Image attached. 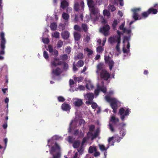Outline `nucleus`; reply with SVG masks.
I'll use <instances>...</instances> for the list:
<instances>
[{"mask_svg":"<svg viewBox=\"0 0 158 158\" xmlns=\"http://www.w3.org/2000/svg\"><path fill=\"white\" fill-rule=\"evenodd\" d=\"M155 8H158V4L154 3L153 7H151L149 8L146 11H145L142 13V16L144 18L147 17L149 15H155L157 13L158 10Z\"/></svg>","mask_w":158,"mask_h":158,"instance_id":"f257e3e1","label":"nucleus"},{"mask_svg":"<svg viewBox=\"0 0 158 158\" xmlns=\"http://www.w3.org/2000/svg\"><path fill=\"white\" fill-rule=\"evenodd\" d=\"M105 99L106 101L110 103L111 108L113 109V113H116L118 108L117 101L116 99L115 98H110L108 95L106 96Z\"/></svg>","mask_w":158,"mask_h":158,"instance_id":"f03ea898","label":"nucleus"},{"mask_svg":"<svg viewBox=\"0 0 158 158\" xmlns=\"http://www.w3.org/2000/svg\"><path fill=\"white\" fill-rule=\"evenodd\" d=\"M110 27L108 24H106L104 25L103 27L100 28V32L103 34L105 36H107L109 35V32Z\"/></svg>","mask_w":158,"mask_h":158,"instance_id":"7ed1b4c3","label":"nucleus"},{"mask_svg":"<svg viewBox=\"0 0 158 158\" xmlns=\"http://www.w3.org/2000/svg\"><path fill=\"white\" fill-rule=\"evenodd\" d=\"M100 73L101 78L104 80L107 81L110 77V74L106 69L102 70Z\"/></svg>","mask_w":158,"mask_h":158,"instance_id":"20e7f679","label":"nucleus"},{"mask_svg":"<svg viewBox=\"0 0 158 158\" xmlns=\"http://www.w3.org/2000/svg\"><path fill=\"white\" fill-rule=\"evenodd\" d=\"M84 64V62L82 60H78L76 65L74 62L73 64V69L74 71H76L78 70L76 66L78 67H82Z\"/></svg>","mask_w":158,"mask_h":158,"instance_id":"39448f33","label":"nucleus"},{"mask_svg":"<svg viewBox=\"0 0 158 158\" xmlns=\"http://www.w3.org/2000/svg\"><path fill=\"white\" fill-rule=\"evenodd\" d=\"M140 10L141 9L140 8H138L134 9L132 10V11L133 13V18L135 20H137L141 19V18L139 19V15L137 13V12L140 11Z\"/></svg>","mask_w":158,"mask_h":158,"instance_id":"423d86ee","label":"nucleus"},{"mask_svg":"<svg viewBox=\"0 0 158 158\" xmlns=\"http://www.w3.org/2000/svg\"><path fill=\"white\" fill-rule=\"evenodd\" d=\"M61 107L62 110L66 111H69L71 109L70 106L65 102L63 103Z\"/></svg>","mask_w":158,"mask_h":158,"instance_id":"0eeeda50","label":"nucleus"},{"mask_svg":"<svg viewBox=\"0 0 158 158\" xmlns=\"http://www.w3.org/2000/svg\"><path fill=\"white\" fill-rule=\"evenodd\" d=\"M52 72L55 75L58 76L61 74L62 71L60 68L57 67L55 69H53L52 70Z\"/></svg>","mask_w":158,"mask_h":158,"instance_id":"6e6552de","label":"nucleus"},{"mask_svg":"<svg viewBox=\"0 0 158 158\" xmlns=\"http://www.w3.org/2000/svg\"><path fill=\"white\" fill-rule=\"evenodd\" d=\"M94 95L93 93H89L86 94L85 96V98L88 101H93Z\"/></svg>","mask_w":158,"mask_h":158,"instance_id":"1a4fd4ad","label":"nucleus"},{"mask_svg":"<svg viewBox=\"0 0 158 158\" xmlns=\"http://www.w3.org/2000/svg\"><path fill=\"white\" fill-rule=\"evenodd\" d=\"M4 33L3 32L1 33V44H2V47L3 48H4V45L6 44V40L4 37Z\"/></svg>","mask_w":158,"mask_h":158,"instance_id":"9d476101","label":"nucleus"},{"mask_svg":"<svg viewBox=\"0 0 158 158\" xmlns=\"http://www.w3.org/2000/svg\"><path fill=\"white\" fill-rule=\"evenodd\" d=\"M73 104L75 106L79 107L82 105L83 102L81 99L77 98L74 102Z\"/></svg>","mask_w":158,"mask_h":158,"instance_id":"9b49d317","label":"nucleus"},{"mask_svg":"<svg viewBox=\"0 0 158 158\" xmlns=\"http://www.w3.org/2000/svg\"><path fill=\"white\" fill-rule=\"evenodd\" d=\"M101 83L102 84V86H98L97 88L99 89V90L103 93H105L106 92L107 89L104 86V83L103 81H102Z\"/></svg>","mask_w":158,"mask_h":158,"instance_id":"f8f14e48","label":"nucleus"},{"mask_svg":"<svg viewBox=\"0 0 158 158\" xmlns=\"http://www.w3.org/2000/svg\"><path fill=\"white\" fill-rule=\"evenodd\" d=\"M69 5L68 2L65 0H62L61 2L60 7L63 9L67 8Z\"/></svg>","mask_w":158,"mask_h":158,"instance_id":"ddd939ff","label":"nucleus"},{"mask_svg":"<svg viewBox=\"0 0 158 158\" xmlns=\"http://www.w3.org/2000/svg\"><path fill=\"white\" fill-rule=\"evenodd\" d=\"M70 34L68 31H65L61 33L62 38L64 40H67L69 37Z\"/></svg>","mask_w":158,"mask_h":158,"instance_id":"4468645a","label":"nucleus"},{"mask_svg":"<svg viewBox=\"0 0 158 158\" xmlns=\"http://www.w3.org/2000/svg\"><path fill=\"white\" fill-rule=\"evenodd\" d=\"M130 112H131L130 110L128 108H127L126 110H125L124 114L123 115L121 116L120 117L122 121H124L125 118V116H127L129 115Z\"/></svg>","mask_w":158,"mask_h":158,"instance_id":"2eb2a0df","label":"nucleus"},{"mask_svg":"<svg viewBox=\"0 0 158 158\" xmlns=\"http://www.w3.org/2000/svg\"><path fill=\"white\" fill-rule=\"evenodd\" d=\"M103 64L102 63H100L98 64L97 67V70L96 73L98 74H99L100 72V71H102V70L104 69H103Z\"/></svg>","mask_w":158,"mask_h":158,"instance_id":"dca6fc26","label":"nucleus"},{"mask_svg":"<svg viewBox=\"0 0 158 158\" xmlns=\"http://www.w3.org/2000/svg\"><path fill=\"white\" fill-rule=\"evenodd\" d=\"M120 134L121 135L122 137H119V139L117 140V141L118 142H119L120 141L121 139H123V138L124 137V136L126 134V131L125 129H121V130L120 131Z\"/></svg>","mask_w":158,"mask_h":158,"instance_id":"f3484780","label":"nucleus"},{"mask_svg":"<svg viewBox=\"0 0 158 158\" xmlns=\"http://www.w3.org/2000/svg\"><path fill=\"white\" fill-rule=\"evenodd\" d=\"M84 58V55L81 52L79 53L77 55L74 57V59L75 60H81Z\"/></svg>","mask_w":158,"mask_h":158,"instance_id":"a211bd4d","label":"nucleus"},{"mask_svg":"<svg viewBox=\"0 0 158 158\" xmlns=\"http://www.w3.org/2000/svg\"><path fill=\"white\" fill-rule=\"evenodd\" d=\"M81 36V34L77 32H75L74 33V37L75 40L78 41L79 40Z\"/></svg>","mask_w":158,"mask_h":158,"instance_id":"6ab92c4d","label":"nucleus"},{"mask_svg":"<svg viewBox=\"0 0 158 158\" xmlns=\"http://www.w3.org/2000/svg\"><path fill=\"white\" fill-rule=\"evenodd\" d=\"M89 9L91 13L93 15H95L98 13V8H96L95 6L93 7H91Z\"/></svg>","mask_w":158,"mask_h":158,"instance_id":"aec40b11","label":"nucleus"},{"mask_svg":"<svg viewBox=\"0 0 158 158\" xmlns=\"http://www.w3.org/2000/svg\"><path fill=\"white\" fill-rule=\"evenodd\" d=\"M87 5L89 8L95 6V4L93 0H89L87 2Z\"/></svg>","mask_w":158,"mask_h":158,"instance_id":"412c9836","label":"nucleus"},{"mask_svg":"<svg viewBox=\"0 0 158 158\" xmlns=\"http://www.w3.org/2000/svg\"><path fill=\"white\" fill-rule=\"evenodd\" d=\"M110 121L114 123H116L117 122L119 121V119L118 118H116L114 116H112L111 117Z\"/></svg>","mask_w":158,"mask_h":158,"instance_id":"4be33fe9","label":"nucleus"},{"mask_svg":"<svg viewBox=\"0 0 158 158\" xmlns=\"http://www.w3.org/2000/svg\"><path fill=\"white\" fill-rule=\"evenodd\" d=\"M109 42L111 44H112L114 43L117 42V39L115 37V36L114 37H110L108 39Z\"/></svg>","mask_w":158,"mask_h":158,"instance_id":"5701e85b","label":"nucleus"},{"mask_svg":"<svg viewBox=\"0 0 158 158\" xmlns=\"http://www.w3.org/2000/svg\"><path fill=\"white\" fill-rule=\"evenodd\" d=\"M57 26L56 23L55 22L51 23L50 25V28L52 31L55 30L56 29Z\"/></svg>","mask_w":158,"mask_h":158,"instance_id":"b1692460","label":"nucleus"},{"mask_svg":"<svg viewBox=\"0 0 158 158\" xmlns=\"http://www.w3.org/2000/svg\"><path fill=\"white\" fill-rule=\"evenodd\" d=\"M80 145V142L79 140H76L74 142L73 146L74 148H77Z\"/></svg>","mask_w":158,"mask_h":158,"instance_id":"393cba45","label":"nucleus"},{"mask_svg":"<svg viewBox=\"0 0 158 158\" xmlns=\"http://www.w3.org/2000/svg\"><path fill=\"white\" fill-rule=\"evenodd\" d=\"M117 33L118 35H115V37L117 39V41H121V32L118 30L117 31Z\"/></svg>","mask_w":158,"mask_h":158,"instance_id":"a878e982","label":"nucleus"},{"mask_svg":"<svg viewBox=\"0 0 158 158\" xmlns=\"http://www.w3.org/2000/svg\"><path fill=\"white\" fill-rule=\"evenodd\" d=\"M81 28L84 32L86 33L87 32L88 28L86 24L82 23L81 24Z\"/></svg>","mask_w":158,"mask_h":158,"instance_id":"bb28decb","label":"nucleus"},{"mask_svg":"<svg viewBox=\"0 0 158 158\" xmlns=\"http://www.w3.org/2000/svg\"><path fill=\"white\" fill-rule=\"evenodd\" d=\"M107 63H108V64L109 66L110 70H111L114 66V62L113 60H109V62Z\"/></svg>","mask_w":158,"mask_h":158,"instance_id":"cd10ccee","label":"nucleus"},{"mask_svg":"<svg viewBox=\"0 0 158 158\" xmlns=\"http://www.w3.org/2000/svg\"><path fill=\"white\" fill-rule=\"evenodd\" d=\"M97 151V149L96 147H92L90 146L89 149V152L90 153H92L94 151Z\"/></svg>","mask_w":158,"mask_h":158,"instance_id":"c85d7f7f","label":"nucleus"},{"mask_svg":"<svg viewBox=\"0 0 158 158\" xmlns=\"http://www.w3.org/2000/svg\"><path fill=\"white\" fill-rule=\"evenodd\" d=\"M62 17L65 20H68L69 18V16L68 14L64 12L62 14Z\"/></svg>","mask_w":158,"mask_h":158,"instance_id":"c756f323","label":"nucleus"},{"mask_svg":"<svg viewBox=\"0 0 158 158\" xmlns=\"http://www.w3.org/2000/svg\"><path fill=\"white\" fill-rule=\"evenodd\" d=\"M84 50L88 52L87 54L88 56H89L90 55H91L93 54V51L89 49L88 48H86L85 49H84Z\"/></svg>","mask_w":158,"mask_h":158,"instance_id":"7c9ffc66","label":"nucleus"},{"mask_svg":"<svg viewBox=\"0 0 158 158\" xmlns=\"http://www.w3.org/2000/svg\"><path fill=\"white\" fill-rule=\"evenodd\" d=\"M74 29L79 32H81V28L80 26L78 25H75L74 27Z\"/></svg>","mask_w":158,"mask_h":158,"instance_id":"2f4dec72","label":"nucleus"},{"mask_svg":"<svg viewBox=\"0 0 158 158\" xmlns=\"http://www.w3.org/2000/svg\"><path fill=\"white\" fill-rule=\"evenodd\" d=\"M117 41V44L116 45V51L119 52V53L120 52V44L121 43V41L120 40L119 41Z\"/></svg>","mask_w":158,"mask_h":158,"instance_id":"473e14b6","label":"nucleus"},{"mask_svg":"<svg viewBox=\"0 0 158 158\" xmlns=\"http://www.w3.org/2000/svg\"><path fill=\"white\" fill-rule=\"evenodd\" d=\"M108 7L109 10L112 12L116 10L115 7L113 5H109Z\"/></svg>","mask_w":158,"mask_h":158,"instance_id":"72a5a7b5","label":"nucleus"},{"mask_svg":"<svg viewBox=\"0 0 158 158\" xmlns=\"http://www.w3.org/2000/svg\"><path fill=\"white\" fill-rule=\"evenodd\" d=\"M99 146L100 150L102 151H106L107 150V148H105V146L103 144H99Z\"/></svg>","mask_w":158,"mask_h":158,"instance_id":"f704fd0d","label":"nucleus"},{"mask_svg":"<svg viewBox=\"0 0 158 158\" xmlns=\"http://www.w3.org/2000/svg\"><path fill=\"white\" fill-rule=\"evenodd\" d=\"M103 48L101 46H99L97 48V51L98 53L102 52L103 51Z\"/></svg>","mask_w":158,"mask_h":158,"instance_id":"c9c22d12","label":"nucleus"},{"mask_svg":"<svg viewBox=\"0 0 158 158\" xmlns=\"http://www.w3.org/2000/svg\"><path fill=\"white\" fill-rule=\"evenodd\" d=\"M65 25L62 23H60L59 25V28L60 30L63 31L65 29Z\"/></svg>","mask_w":158,"mask_h":158,"instance_id":"e433bc0d","label":"nucleus"},{"mask_svg":"<svg viewBox=\"0 0 158 158\" xmlns=\"http://www.w3.org/2000/svg\"><path fill=\"white\" fill-rule=\"evenodd\" d=\"M125 109L123 108H121L119 110V113L121 116L123 115Z\"/></svg>","mask_w":158,"mask_h":158,"instance_id":"4c0bfd02","label":"nucleus"},{"mask_svg":"<svg viewBox=\"0 0 158 158\" xmlns=\"http://www.w3.org/2000/svg\"><path fill=\"white\" fill-rule=\"evenodd\" d=\"M57 99L59 102H63L65 101V99L62 96H60L57 97Z\"/></svg>","mask_w":158,"mask_h":158,"instance_id":"58836bf2","label":"nucleus"},{"mask_svg":"<svg viewBox=\"0 0 158 158\" xmlns=\"http://www.w3.org/2000/svg\"><path fill=\"white\" fill-rule=\"evenodd\" d=\"M117 24L118 23L117 20L116 19H114L112 24L113 29H115Z\"/></svg>","mask_w":158,"mask_h":158,"instance_id":"ea45409f","label":"nucleus"},{"mask_svg":"<svg viewBox=\"0 0 158 158\" xmlns=\"http://www.w3.org/2000/svg\"><path fill=\"white\" fill-rule=\"evenodd\" d=\"M69 68V65L67 63L65 62H63V68L64 70H67Z\"/></svg>","mask_w":158,"mask_h":158,"instance_id":"a19ab883","label":"nucleus"},{"mask_svg":"<svg viewBox=\"0 0 158 158\" xmlns=\"http://www.w3.org/2000/svg\"><path fill=\"white\" fill-rule=\"evenodd\" d=\"M57 63L55 60H52L51 62V67H56L57 66Z\"/></svg>","mask_w":158,"mask_h":158,"instance_id":"79ce46f5","label":"nucleus"},{"mask_svg":"<svg viewBox=\"0 0 158 158\" xmlns=\"http://www.w3.org/2000/svg\"><path fill=\"white\" fill-rule=\"evenodd\" d=\"M63 45V41L61 40L58 41L57 44V46L58 48H60Z\"/></svg>","mask_w":158,"mask_h":158,"instance_id":"37998d69","label":"nucleus"},{"mask_svg":"<svg viewBox=\"0 0 158 158\" xmlns=\"http://www.w3.org/2000/svg\"><path fill=\"white\" fill-rule=\"evenodd\" d=\"M79 9V4L77 3H76L74 4V10L77 11Z\"/></svg>","mask_w":158,"mask_h":158,"instance_id":"c03bdc74","label":"nucleus"},{"mask_svg":"<svg viewBox=\"0 0 158 158\" xmlns=\"http://www.w3.org/2000/svg\"><path fill=\"white\" fill-rule=\"evenodd\" d=\"M52 55L55 56V57H56L58 54V51L56 50L55 49L53 50V51L51 53Z\"/></svg>","mask_w":158,"mask_h":158,"instance_id":"a18cd8bd","label":"nucleus"},{"mask_svg":"<svg viewBox=\"0 0 158 158\" xmlns=\"http://www.w3.org/2000/svg\"><path fill=\"white\" fill-rule=\"evenodd\" d=\"M43 56L45 58L47 59L49 58V56L48 54V52L45 51H44L43 52Z\"/></svg>","mask_w":158,"mask_h":158,"instance_id":"49530a36","label":"nucleus"},{"mask_svg":"<svg viewBox=\"0 0 158 158\" xmlns=\"http://www.w3.org/2000/svg\"><path fill=\"white\" fill-rule=\"evenodd\" d=\"M53 36L56 38H58L59 36V32L57 31L54 32L53 35Z\"/></svg>","mask_w":158,"mask_h":158,"instance_id":"de8ad7c7","label":"nucleus"},{"mask_svg":"<svg viewBox=\"0 0 158 158\" xmlns=\"http://www.w3.org/2000/svg\"><path fill=\"white\" fill-rule=\"evenodd\" d=\"M61 59L62 60H66L68 58V56L66 54H64L61 56Z\"/></svg>","mask_w":158,"mask_h":158,"instance_id":"09e8293b","label":"nucleus"},{"mask_svg":"<svg viewBox=\"0 0 158 158\" xmlns=\"http://www.w3.org/2000/svg\"><path fill=\"white\" fill-rule=\"evenodd\" d=\"M95 126L94 125H92L89 126V130L90 131H93L95 129Z\"/></svg>","mask_w":158,"mask_h":158,"instance_id":"8fccbe9b","label":"nucleus"},{"mask_svg":"<svg viewBox=\"0 0 158 158\" xmlns=\"http://www.w3.org/2000/svg\"><path fill=\"white\" fill-rule=\"evenodd\" d=\"M1 48L2 50L0 51V54L3 55L5 53L4 50L5 48V45H4V48H3L2 47V44H1Z\"/></svg>","mask_w":158,"mask_h":158,"instance_id":"3c124183","label":"nucleus"},{"mask_svg":"<svg viewBox=\"0 0 158 158\" xmlns=\"http://www.w3.org/2000/svg\"><path fill=\"white\" fill-rule=\"evenodd\" d=\"M90 39V36L88 35H86V37L85 38V41H86L87 43H88Z\"/></svg>","mask_w":158,"mask_h":158,"instance_id":"603ef678","label":"nucleus"},{"mask_svg":"<svg viewBox=\"0 0 158 158\" xmlns=\"http://www.w3.org/2000/svg\"><path fill=\"white\" fill-rule=\"evenodd\" d=\"M98 106L96 102H93L92 104L91 107L93 109H96Z\"/></svg>","mask_w":158,"mask_h":158,"instance_id":"864d4df0","label":"nucleus"},{"mask_svg":"<svg viewBox=\"0 0 158 158\" xmlns=\"http://www.w3.org/2000/svg\"><path fill=\"white\" fill-rule=\"evenodd\" d=\"M103 13L104 15L108 16L110 15V12L107 10H104L103 11Z\"/></svg>","mask_w":158,"mask_h":158,"instance_id":"5fc2aeb1","label":"nucleus"},{"mask_svg":"<svg viewBox=\"0 0 158 158\" xmlns=\"http://www.w3.org/2000/svg\"><path fill=\"white\" fill-rule=\"evenodd\" d=\"M60 154L58 152L55 155H53V158H59L60 157Z\"/></svg>","mask_w":158,"mask_h":158,"instance_id":"6e6d98bb","label":"nucleus"},{"mask_svg":"<svg viewBox=\"0 0 158 158\" xmlns=\"http://www.w3.org/2000/svg\"><path fill=\"white\" fill-rule=\"evenodd\" d=\"M48 49L50 53H52L54 50H53L52 47L51 45H49L48 46Z\"/></svg>","mask_w":158,"mask_h":158,"instance_id":"4d7b16f0","label":"nucleus"},{"mask_svg":"<svg viewBox=\"0 0 158 158\" xmlns=\"http://www.w3.org/2000/svg\"><path fill=\"white\" fill-rule=\"evenodd\" d=\"M65 51L67 53L69 54L71 52V48L70 47H67Z\"/></svg>","mask_w":158,"mask_h":158,"instance_id":"13d9d810","label":"nucleus"},{"mask_svg":"<svg viewBox=\"0 0 158 158\" xmlns=\"http://www.w3.org/2000/svg\"><path fill=\"white\" fill-rule=\"evenodd\" d=\"M43 42L45 44H48L49 42V39L48 38H45L43 39Z\"/></svg>","mask_w":158,"mask_h":158,"instance_id":"bf43d9fd","label":"nucleus"},{"mask_svg":"<svg viewBox=\"0 0 158 158\" xmlns=\"http://www.w3.org/2000/svg\"><path fill=\"white\" fill-rule=\"evenodd\" d=\"M86 138L84 137V138H83L82 142L81 143V146H83L84 145L85 143L86 142Z\"/></svg>","mask_w":158,"mask_h":158,"instance_id":"052dcab7","label":"nucleus"},{"mask_svg":"<svg viewBox=\"0 0 158 158\" xmlns=\"http://www.w3.org/2000/svg\"><path fill=\"white\" fill-rule=\"evenodd\" d=\"M110 57L109 56H108L107 57L106 56H105V62L106 63H107L109 62V60H110Z\"/></svg>","mask_w":158,"mask_h":158,"instance_id":"680f3d73","label":"nucleus"},{"mask_svg":"<svg viewBox=\"0 0 158 158\" xmlns=\"http://www.w3.org/2000/svg\"><path fill=\"white\" fill-rule=\"evenodd\" d=\"M95 152L94 153V155L95 156L97 157L99 156L100 155V153L98 152H97V151H94Z\"/></svg>","mask_w":158,"mask_h":158,"instance_id":"e2e57ef3","label":"nucleus"},{"mask_svg":"<svg viewBox=\"0 0 158 158\" xmlns=\"http://www.w3.org/2000/svg\"><path fill=\"white\" fill-rule=\"evenodd\" d=\"M109 125V128L111 130V131L112 132H114V130L112 125L111 124H110Z\"/></svg>","mask_w":158,"mask_h":158,"instance_id":"0e129e2a","label":"nucleus"},{"mask_svg":"<svg viewBox=\"0 0 158 158\" xmlns=\"http://www.w3.org/2000/svg\"><path fill=\"white\" fill-rule=\"evenodd\" d=\"M100 90L97 88V89H95L94 90L95 94L98 95Z\"/></svg>","mask_w":158,"mask_h":158,"instance_id":"69168bd1","label":"nucleus"},{"mask_svg":"<svg viewBox=\"0 0 158 158\" xmlns=\"http://www.w3.org/2000/svg\"><path fill=\"white\" fill-rule=\"evenodd\" d=\"M55 148L56 150H60V146L57 144L56 143H55Z\"/></svg>","mask_w":158,"mask_h":158,"instance_id":"338daca9","label":"nucleus"},{"mask_svg":"<svg viewBox=\"0 0 158 158\" xmlns=\"http://www.w3.org/2000/svg\"><path fill=\"white\" fill-rule=\"evenodd\" d=\"M124 24H122L121 25L119 26V28L121 30H125V28H124Z\"/></svg>","mask_w":158,"mask_h":158,"instance_id":"774afa93","label":"nucleus"}]
</instances>
